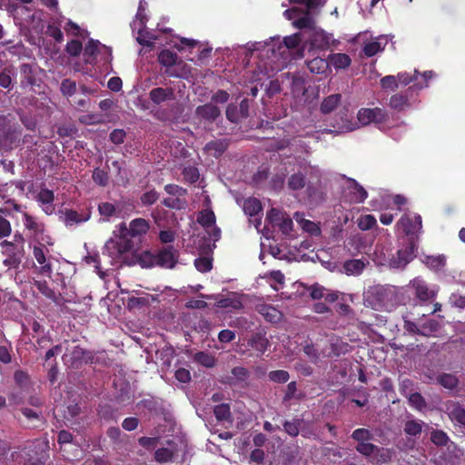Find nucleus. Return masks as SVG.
I'll list each match as a JSON object with an SVG mask.
<instances>
[{"mask_svg":"<svg viewBox=\"0 0 465 465\" xmlns=\"http://www.w3.org/2000/svg\"><path fill=\"white\" fill-rule=\"evenodd\" d=\"M302 41L301 34H294L281 39L271 37L265 41L248 42L244 45L245 55H257L263 64L261 72L270 76V72L281 70L286 66L292 55V51L299 47Z\"/></svg>","mask_w":465,"mask_h":465,"instance_id":"obj_1","label":"nucleus"},{"mask_svg":"<svg viewBox=\"0 0 465 465\" xmlns=\"http://www.w3.org/2000/svg\"><path fill=\"white\" fill-rule=\"evenodd\" d=\"M150 229V223L143 218H136L130 222L129 227L120 223L114 231L113 236L105 242L104 258L108 259L111 266H120L128 263V254L134 251L132 238L141 237Z\"/></svg>","mask_w":465,"mask_h":465,"instance_id":"obj_2","label":"nucleus"},{"mask_svg":"<svg viewBox=\"0 0 465 465\" xmlns=\"http://www.w3.org/2000/svg\"><path fill=\"white\" fill-rule=\"evenodd\" d=\"M293 4L305 5V11L297 7L286 10L284 15L287 19L293 20L292 25L299 29H308L305 32L312 49L325 50L334 42L333 37L323 30L314 25V19L310 11L322 6L326 0H290Z\"/></svg>","mask_w":465,"mask_h":465,"instance_id":"obj_3","label":"nucleus"},{"mask_svg":"<svg viewBox=\"0 0 465 465\" xmlns=\"http://www.w3.org/2000/svg\"><path fill=\"white\" fill-rule=\"evenodd\" d=\"M398 293L394 286H370L364 292V304L376 311L391 312L400 303Z\"/></svg>","mask_w":465,"mask_h":465,"instance_id":"obj_4","label":"nucleus"},{"mask_svg":"<svg viewBox=\"0 0 465 465\" xmlns=\"http://www.w3.org/2000/svg\"><path fill=\"white\" fill-rule=\"evenodd\" d=\"M358 121L346 119L341 124H335L336 130H325L324 133L330 134H341L352 132L360 126L369 125L371 124H384L389 117V114L384 109L381 108H362L356 114Z\"/></svg>","mask_w":465,"mask_h":465,"instance_id":"obj_5","label":"nucleus"},{"mask_svg":"<svg viewBox=\"0 0 465 465\" xmlns=\"http://www.w3.org/2000/svg\"><path fill=\"white\" fill-rule=\"evenodd\" d=\"M145 4L143 1H140L138 11L135 15V19L132 23L133 30H137V37L136 40L139 44L143 45L150 46L155 41V37L152 35H149L144 30V23H145V15H144V7Z\"/></svg>","mask_w":465,"mask_h":465,"instance_id":"obj_6","label":"nucleus"},{"mask_svg":"<svg viewBox=\"0 0 465 465\" xmlns=\"http://www.w3.org/2000/svg\"><path fill=\"white\" fill-rule=\"evenodd\" d=\"M421 216L417 214H404L396 223L397 231L412 240L421 231Z\"/></svg>","mask_w":465,"mask_h":465,"instance_id":"obj_7","label":"nucleus"},{"mask_svg":"<svg viewBox=\"0 0 465 465\" xmlns=\"http://www.w3.org/2000/svg\"><path fill=\"white\" fill-rule=\"evenodd\" d=\"M33 254L36 262L39 264L38 272L51 277L53 273V267L51 264V259L48 258L49 249L46 247L45 242H39L35 244L34 246Z\"/></svg>","mask_w":465,"mask_h":465,"instance_id":"obj_8","label":"nucleus"},{"mask_svg":"<svg viewBox=\"0 0 465 465\" xmlns=\"http://www.w3.org/2000/svg\"><path fill=\"white\" fill-rule=\"evenodd\" d=\"M407 242V246L398 251L397 259L394 258L391 268H404L416 256L417 243L412 239H408Z\"/></svg>","mask_w":465,"mask_h":465,"instance_id":"obj_9","label":"nucleus"},{"mask_svg":"<svg viewBox=\"0 0 465 465\" xmlns=\"http://www.w3.org/2000/svg\"><path fill=\"white\" fill-rule=\"evenodd\" d=\"M407 242V246L398 251L397 259L394 258L391 268H404L416 256L417 243L412 239H408Z\"/></svg>","mask_w":465,"mask_h":465,"instance_id":"obj_10","label":"nucleus"},{"mask_svg":"<svg viewBox=\"0 0 465 465\" xmlns=\"http://www.w3.org/2000/svg\"><path fill=\"white\" fill-rule=\"evenodd\" d=\"M408 288L413 290L416 297L422 302L431 300L437 294V291L432 287H429L426 282L420 277L411 280Z\"/></svg>","mask_w":465,"mask_h":465,"instance_id":"obj_11","label":"nucleus"},{"mask_svg":"<svg viewBox=\"0 0 465 465\" xmlns=\"http://www.w3.org/2000/svg\"><path fill=\"white\" fill-rule=\"evenodd\" d=\"M143 258L153 260V256L149 252L143 254ZM177 252L172 247H167L159 252L157 256L153 259L156 264L163 268H173L177 263Z\"/></svg>","mask_w":465,"mask_h":465,"instance_id":"obj_12","label":"nucleus"},{"mask_svg":"<svg viewBox=\"0 0 465 465\" xmlns=\"http://www.w3.org/2000/svg\"><path fill=\"white\" fill-rule=\"evenodd\" d=\"M344 193L348 200L354 203H363L368 195L367 191L362 186L350 178L345 181Z\"/></svg>","mask_w":465,"mask_h":465,"instance_id":"obj_13","label":"nucleus"},{"mask_svg":"<svg viewBox=\"0 0 465 465\" xmlns=\"http://www.w3.org/2000/svg\"><path fill=\"white\" fill-rule=\"evenodd\" d=\"M197 221L200 224L207 229L208 234L210 236V240L215 242V241L220 239L221 232L215 227V215L211 210L202 211L198 217Z\"/></svg>","mask_w":465,"mask_h":465,"instance_id":"obj_14","label":"nucleus"},{"mask_svg":"<svg viewBox=\"0 0 465 465\" xmlns=\"http://www.w3.org/2000/svg\"><path fill=\"white\" fill-rule=\"evenodd\" d=\"M149 98L156 105L167 103L175 99V93L171 88H154L149 91Z\"/></svg>","mask_w":465,"mask_h":465,"instance_id":"obj_15","label":"nucleus"},{"mask_svg":"<svg viewBox=\"0 0 465 465\" xmlns=\"http://www.w3.org/2000/svg\"><path fill=\"white\" fill-rule=\"evenodd\" d=\"M243 299V294L232 292L228 296L218 300L216 305L217 307L223 309L240 310L242 308Z\"/></svg>","mask_w":465,"mask_h":465,"instance_id":"obj_16","label":"nucleus"},{"mask_svg":"<svg viewBox=\"0 0 465 465\" xmlns=\"http://www.w3.org/2000/svg\"><path fill=\"white\" fill-rule=\"evenodd\" d=\"M372 261L378 266H389L391 268V262L394 258H391V250L383 245H376L372 254Z\"/></svg>","mask_w":465,"mask_h":465,"instance_id":"obj_17","label":"nucleus"},{"mask_svg":"<svg viewBox=\"0 0 465 465\" xmlns=\"http://www.w3.org/2000/svg\"><path fill=\"white\" fill-rule=\"evenodd\" d=\"M54 199V193L47 189H41L37 193L36 200L41 204L42 210L46 214H53L54 207L53 205Z\"/></svg>","mask_w":465,"mask_h":465,"instance_id":"obj_18","label":"nucleus"},{"mask_svg":"<svg viewBox=\"0 0 465 465\" xmlns=\"http://www.w3.org/2000/svg\"><path fill=\"white\" fill-rule=\"evenodd\" d=\"M449 418L460 425H465V409L458 402L449 401L446 404Z\"/></svg>","mask_w":465,"mask_h":465,"instance_id":"obj_19","label":"nucleus"},{"mask_svg":"<svg viewBox=\"0 0 465 465\" xmlns=\"http://www.w3.org/2000/svg\"><path fill=\"white\" fill-rule=\"evenodd\" d=\"M388 44V38L385 36H380L373 38L371 41L367 42L364 45L363 51L368 57L375 55L377 53L382 51Z\"/></svg>","mask_w":465,"mask_h":465,"instance_id":"obj_20","label":"nucleus"},{"mask_svg":"<svg viewBox=\"0 0 465 465\" xmlns=\"http://www.w3.org/2000/svg\"><path fill=\"white\" fill-rule=\"evenodd\" d=\"M341 101V95L340 94H333L326 96L322 104L320 110L322 114H327L335 110Z\"/></svg>","mask_w":465,"mask_h":465,"instance_id":"obj_21","label":"nucleus"},{"mask_svg":"<svg viewBox=\"0 0 465 465\" xmlns=\"http://www.w3.org/2000/svg\"><path fill=\"white\" fill-rule=\"evenodd\" d=\"M85 351L79 346H74L70 353L64 355V363H69L71 366H76L81 361H87Z\"/></svg>","mask_w":465,"mask_h":465,"instance_id":"obj_22","label":"nucleus"},{"mask_svg":"<svg viewBox=\"0 0 465 465\" xmlns=\"http://www.w3.org/2000/svg\"><path fill=\"white\" fill-rule=\"evenodd\" d=\"M366 260H350L344 262L343 269L347 275H359L366 268Z\"/></svg>","mask_w":465,"mask_h":465,"instance_id":"obj_23","label":"nucleus"},{"mask_svg":"<svg viewBox=\"0 0 465 465\" xmlns=\"http://www.w3.org/2000/svg\"><path fill=\"white\" fill-rule=\"evenodd\" d=\"M328 64L337 70L344 69L351 64V58L346 54H332L328 56Z\"/></svg>","mask_w":465,"mask_h":465,"instance_id":"obj_24","label":"nucleus"},{"mask_svg":"<svg viewBox=\"0 0 465 465\" xmlns=\"http://www.w3.org/2000/svg\"><path fill=\"white\" fill-rule=\"evenodd\" d=\"M196 114L199 117L208 120H214L220 115V110L213 104H207L196 108Z\"/></svg>","mask_w":465,"mask_h":465,"instance_id":"obj_25","label":"nucleus"},{"mask_svg":"<svg viewBox=\"0 0 465 465\" xmlns=\"http://www.w3.org/2000/svg\"><path fill=\"white\" fill-rule=\"evenodd\" d=\"M90 218L89 213L80 214L76 211L65 210L64 213V222L66 225L86 222Z\"/></svg>","mask_w":465,"mask_h":465,"instance_id":"obj_26","label":"nucleus"},{"mask_svg":"<svg viewBox=\"0 0 465 465\" xmlns=\"http://www.w3.org/2000/svg\"><path fill=\"white\" fill-rule=\"evenodd\" d=\"M243 212L250 217H254L262 212V205L256 198H247L243 203Z\"/></svg>","mask_w":465,"mask_h":465,"instance_id":"obj_27","label":"nucleus"},{"mask_svg":"<svg viewBox=\"0 0 465 465\" xmlns=\"http://www.w3.org/2000/svg\"><path fill=\"white\" fill-rule=\"evenodd\" d=\"M84 262L86 264L94 265V268L96 269V272L99 273L102 278L104 277L105 272L104 271V269L105 271H107L108 269L105 268L104 265H103L101 258L97 252L88 253L84 257Z\"/></svg>","mask_w":465,"mask_h":465,"instance_id":"obj_28","label":"nucleus"},{"mask_svg":"<svg viewBox=\"0 0 465 465\" xmlns=\"http://www.w3.org/2000/svg\"><path fill=\"white\" fill-rule=\"evenodd\" d=\"M409 106L408 98L403 94H395L390 99V107L395 111L401 112Z\"/></svg>","mask_w":465,"mask_h":465,"instance_id":"obj_29","label":"nucleus"},{"mask_svg":"<svg viewBox=\"0 0 465 465\" xmlns=\"http://www.w3.org/2000/svg\"><path fill=\"white\" fill-rule=\"evenodd\" d=\"M100 215L104 217V220H109L110 217L116 216L119 213L118 205L104 202L99 204Z\"/></svg>","mask_w":465,"mask_h":465,"instance_id":"obj_30","label":"nucleus"},{"mask_svg":"<svg viewBox=\"0 0 465 465\" xmlns=\"http://www.w3.org/2000/svg\"><path fill=\"white\" fill-rule=\"evenodd\" d=\"M308 67L313 74H323L329 68L328 59L316 57L308 63Z\"/></svg>","mask_w":465,"mask_h":465,"instance_id":"obj_31","label":"nucleus"},{"mask_svg":"<svg viewBox=\"0 0 465 465\" xmlns=\"http://www.w3.org/2000/svg\"><path fill=\"white\" fill-rule=\"evenodd\" d=\"M423 422L418 420H409L404 424V432L407 435L417 436L422 431Z\"/></svg>","mask_w":465,"mask_h":465,"instance_id":"obj_32","label":"nucleus"},{"mask_svg":"<svg viewBox=\"0 0 465 465\" xmlns=\"http://www.w3.org/2000/svg\"><path fill=\"white\" fill-rule=\"evenodd\" d=\"M295 219L303 231L308 232L313 235L319 234L320 229L314 222L301 218L298 213L295 214Z\"/></svg>","mask_w":465,"mask_h":465,"instance_id":"obj_33","label":"nucleus"},{"mask_svg":"<svg viewBox=\"0 0 465 465\" xmlns=\"http://www.w3.org/2000/svg\"><path fill=\"white\" fill-rule=\"evenodd\" d=\"M392 451L388 448H378L372 457V460L377 463H387L391 460Z\"/></svg>","mask_w":465,"mask_h":465,"instance_id":"obj_34","label":"nucleus"},{"mask_svg":"<svg viewBox=\"0 0 465 465\" xmlns=\"http://www.w3.org/2000/svg\"><path fill=\"white\" fill-rule=\"evenodd\" d=\"M178 56L170 50H163L159 54V62L163 66H173L177 63Z\"/></svg>","mask_w":465,"mask_h":465,"instance_id":"obj_35","label":"nucleus"},{"mask_svg":"<svg viewBox=\"0 0 465 465\" xmlns=\"http://www.w3.org/2000/svg\"><path fill=\"white\" fill-rule=\"evenodd\" d=\"M261 313L271 322H276L282 317V314L272 306H263L261 310Z\"/></svg>","mask_w":465,"mask_h":465,"instance_id":"obj_36","label":"nucleus"},{"mask_svg":"<svg viewBox=\"0 0 465 465\" xmlns=\"http://www.w3.org/2000/svg\"><path fill=\"white\" fill-rule=\"evenodd\" d=\"M77 90L76 83L71 79H64L61 83L60 92L64 96H72Z\"/></svg>","mask_w":465,"mask_h":465,"instance_id":"obj_37","label":"nucleus"},{"mask_svg":"<svg viewBox=\"0 0 465 465\" xmlns=\"http://www.w3.org/2000/svg\"><path fill=\"white\" fill-rule=\"evenodd\" d=\"M351 437L355 441H358V444H361V442H369L372 440L371 431L364 428L356 429L352 432Z\"/></svg>","mask_w":465,"mask_h":465,"instance_id":"obj_38","label":"nucleus"},{"mask_svg":"<svg viewBox=\"0 0 465 465\" xmlns=\"http://www.w3.org/2000/svg\"><path fill=\"white\" fill-rule=\"evenodd\" d=\"M163 204L169 208L181 210L186 206V201L183 197L170 196L163 200Z\"/></svg>","mask_w":465,"mask_h":465,"instance_id":"obj_39","label":"nucleus"},{"mask_svg":"<svg viewBox=\"0 0 465 465\" xmlns=\"http://www.w3.org/2000/svg\"><path fill=\"white\" fill-rule=\"evenodd\" d=\"M408 401L411 406L415 408L418 411H422L425 408L426 403L423 397L419 392H413L412 394H408Z\"/></svg>","mask_w":465,"mask_h":465,"instance_id":"obj_40","label":"nucleus"},{"mask_svg":"<svg viewBox=\"0 0 465 465\" xmlns=\"http://www.w3.org/2000/svg\"><path fill=\"white\" fill-rule=\"evenodd\" d=\"M214 415L217 420H228L231 417V410L228 404H220L214 408Z\"/></svg>","mask_w":465,"mask_h":465,"instance_id":"obj_41","label":"nucleus"},{"mask_svg":"<svg viewBox=\"0 0 465 465\" xmlns=\"http://www.w3.org/2000/svg\"><path fill=\"white\" fill-rule=\"evenodd\" d=\"M101 43L99 41L89 40L84 47V55L86 57L85 61L91 63L90 58L99 51Z\"/></svg>","mask_w":465,"mask_h":465,"instance_id":"obj_42","label":"nucleus"},{"mask_svg":"<svg viewBox=\"0 0 465 465\" xmlns=\"http://www.w3.org/2000/svg\"><path fill=\"white\" fill-rule=\"evenodd\" d=\"M268 376L272 381L277 383H285L290 378L289 372L285 370L272 371L269 372Z\"/></svg>","mask_w":465,"mask_h":465,"instance_id":"obj_43","label":"nucleus"},{"mask_svg":"<svg viewBox=\"0 0 465 465\" xmlns=\"http://www.w3.org/2000/svg\"><path fill=\"white\" fill-rule=\"evenodd\" d=\"M356 450L362 455L371 457L372 459L375 450H377V446L372 443H369V441H364L363 443H358V446H356Z\"/></svg>","mask_w":465,"mask_h":465,"instance_id":"obj_44","label":"nucleus"},{"mask_svg":"<svg viewBox=\"0 0 465 465\" xmlns=\"http://www.w3.org/2000/svg\"><path fill=\"white\" fill-rule=\"evenodd\" d=\"M194 359L198 363L207 368L213 367L215 363L214 358L205 352H197L194 356Z\"/></svg>","mask_w":465,"mask_h":465,"instance_id":"obj_45","label":"nucleus"},{"mask_svg":"<svg viewBox=\"0 0 465 465\" xmlns=\"http://www.w3.org/2000/svg\"><path fill=\"white\" fill-rule=\"evenodd\" d=\"M270 280L272 289L278 291L284 283V275L280 271H273L270 274Z\"/></svg>","mask_w":465,"mask_h":465,"instance_id":"obj_46","label":"nucleus"},{"mask_svg":"<svg viewBox=\"0 0 465 465\" xmlns=\"http://www.w3.org/2000/svg\"><path fill=\"white\" fill-rule=\"evenodd\" d=\"M376 223V218L372 215H364L358 218V227L363 231L372 228Z\"/></svg>","mask_w":465,"mask_h":465,"instance_id":"obj_47","label":"nucleus"},{"mask_svg":"<svg viewBox=\"0 0 465 465\" xmlns=\"http://www.w3.org/2000/svg\"><path fill=\"white\" fill-rule=\"evenodd\" d=\"M289 188L297 191L304 186V178L301 173H294L291 176L288 182Z\"/></svg>","mask_w":465,"mask_h":465,"instance_id":"obj_48","label":"nucleus"},{"mask_svg":"<svg viewBox=\"0 0 465 465\" xmlns=\"http://www.w3.org/2000/svg\"><path fill=\"white\" fill-rule=\"evenodd\" d=\"M430 440L433 444L444 445L447 444L449 438L447 434L442 430H433L430 433Z\"/></svg>","mask_w":465,"mask_h":465,"instance_id":"obj_49","label":"nucleus"},{"mask_svg":"<svg viewBox=\"0 0 465 465\" xmlns=\"http://www.w3.org/2000/svg\"><path fill=\"white\" fill-rule=\"evenodd\" d=\"M440 383L450 390H452L457 385V379L454 375L451 374H442L439 378Z\"/></svg>","mask_w":465,"mask_h":465,"instance_id":"obj_50","label":"nucleus"},{"mask_svg":"<svg viewBox=\"0 0 465 465\" xmlns=\"http://www.w3.org/2000/svg\"><path fill=\"white\" fill-rule=\"evenodd\" d=\"M225 148V145L223 142H210L206 144L205 150L214 156L220 155Z\"/></svg>","mask_w":465,"mask_h":465,"instance_id":"obj_51","label":"nucleus"},{"mask_svg":"<svg viewBox=\"0 0 465 465\" xmlns=\"http://www.w3.org/2000/svg\"><path fill=\"white\" fill-rule=\"evenodd\" d=\"M425 263L433 269H440L445 265L444 256H428Z\"/></svg>","mask_w":465,"mask_h":465,"instance_id":"obj_52","label":"nucleus"},{"mask_svg":"<svg viewBox=\"0 0 465 465\" xmlns=\"http://www.w3.org/2000/svg\"><path fill=\"white\" fill-rule=\"evenodd\" d=\"M381 85L383 89L395 90L398 88L397 76L387 75L381 79Z\"/></svg>","mask_w":465,"mask_h":465,"instance_id":"obj_53","label":"nucleus"},{"mask_svg":"<svg viewBox=\"0 0 465 465\" xmlns=\"http://www.w3.org/2000/svg\"><path fill=\"white\" fill-rule=\"evenodd\" d=\"M195 268L202 272H206L212 269V260L210 258H198L194 261Z\"/></svg>","mask_w":465,"mask_h":465,"instance_id":"obj_54","label":"nucleus"},{"mask_svg":"<svg viewBox=\"0 0 465 465\" xmlns=\"http://www.w3.org/2000/svg\"><path fill=\"white\" fill-rule=\"evenodd\" d=\"M286 215L280 212L277 209L272 208L270 212L267 213V220L272 224L277 225L282 219H284Z\"/></svg>","mask_w":465,"mask_h":465,"instance_id":"obj_55","label":"nucleus"},{"mask_svg":"<svg viewBox=\"0 0 465 465\" xmlns=\"http://www.w3.org/2000/svg\"><path fill=\"white\" fill-rule=\"evenodd\" d=\"M35 284L37 290L42 294H45L46 297H48L50 299L55 298V292L52 289H50V287L48 286V283L46 282L36 281Z\"/></svg>","mask_w":465,"mask_h":465,"instance_id":"obj_56","label":"nucleus"},{"mask_svg":"<svg viewBox=\"0 0 465 465\" xmlns=\"http://www.w3.org/2000/svg\"><path fill=\"white\" fill-rule=\"evenodd\" d=\"M225 115L231 122H233V123H237L241 117H243L240 114L237 106L232 104L227 106V111H225Z\"/></svg>","mask_w":465,"mask_h":465,"instance_id":"obj_57","label":"nucleus"},{"mask_svg":"<svg viewBox=\"0 0 465 465\" xmlns=\"http://www.w3.org/2000/svg\"><path fill=\"white\" fill-rule=\"evenodd\" d=\"M397 80H398V84H402V85H407L410 83H411L412 81H417L418 80V71L415 70L413 75L408 74L405 72L399 73L398 75H397Z\"/></svg>","mask_w":465,"mask_h":465,"instance_id":"obj_58","label":"nucleus"},{"mask_svg":"<svg viewBox=\"0 0 465 465\" xmlns=\"http://www.w3.org/2000/svg\"><path fill=\"white\" fill-rule=\"evenodd\" d=\"M83 49L82 43L78 40H71L66 45V51L71 55H78Z\"/></svg>","mask_w":465,"mask_h":465,"instance_id":"obj_59","label":"nucleus"},{"mask_svg":"<svg viewBox=\"0 0 465 465\" xmlns=\"http://www.w3.org/2000/svg\"><path fill=\"white\" fill-rule=\"evenodd\" d=\"M167 193L174 197H184L186 191L176 184H167L164 187Z\"/></svg>","mask_w":465,"mask_h":465,"instance_id":"obj_60","label":"nucleus"},{"mask_svg":"<svg viewBox=\"0 0 465 465\" xmlns=\"http://www.w3.org/2000/svg\"><path fill=\"white\" fill-rule=\"evenodd\" d=\"M299 426H300L299 420H293L291 421H286L284 423V429H285L286 432L292 437H295L299 434Z\"/></svg>","mask_w":465,"mask_h":465,"instance_id":"obj_61","label":"nucleus"},{"mask_svg":"<svg viewBox=\"0 0 465 465\" xmlns=\"http://www.w3.org/2000/svg\"><path fill=\"white\" fill-rule=\"evenodd\" d=\"M173 452L167 448H162L156 450L155 459L159 462H165L172 459Z\"/></svg>","mask_w":465,"mask_h":465,"instance_id":"obj_62","label":"nucleus"},{"mask_svg":"<svg viewBox=\"0 0 465 465\" xmlns=\"http://www.w3.org/2000/svg\"><path fill=\"white\" fill-rule=\"evenodd\" d=\"M251 344H252L256 350L260 351L261 352H264L267 348L268 341L262 336L257 335L252 338V343Z\"/></svg>","mask_w":465,"mask_h":465,"instance_id":"obj_63","label":"nucleus"},{"mask_svg":"<svg viewBox=\"0 0 465 465\" xmlns=\"http://www.w3.org/2000/svg\"><path fill=\"white\" fill-rule=\"evenodd\" d=\"M292 218L290 216H286L277 223V226L280 227L282 233L289 234L292 230Z\"/></svg>","mask_w":465,"mask_h":465,"instance_id":"obj_64","label":"nucleus"}]
</instances>
